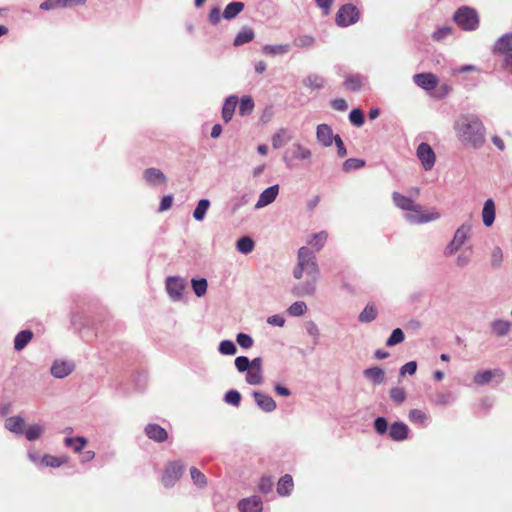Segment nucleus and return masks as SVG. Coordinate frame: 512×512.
Returning a JSON list of instances; mask_svg holds the SVG:
<instances>
[{
  "label": "nucleus",
  "instance_id": "8",
  "mask_svg": "<svg viewBox=\"0 0 512 512\" xmlns=\"http://www.w3.org/2000/svg\"><path fill=\"white\" fill-rule=\"evenodd\" d=\"M165 286L167 294L172 301L178 302L183 299L184 291L187 287V283L184 278L169 276L166 278Z\"/></svg>",
  "mask_w": 512,
  "mask_h": 512
},
{
  "label": "nucleus",
  "instance_id": "5",
  "mask_svg": "<svg viewBox=\"0 0 512 512\" xmlns=\"http://www.w3.org/2000/svg\"><path fill=\"white\" fill-rule=\"evenodd\" d=\"M454 21L463 30H475L479 25V18L476 11L469 7H462L454 15Z\"/></svg>",
  "mask_w": 512,
  "mask_h": 512
},
{
  "label": "nucleus",
  "instance_id": "38",
  "mask_svg": "<svg viewBox=\"0 0 512 512\" xmlns=\"http://www.w3.org/2000/svg\"><path fill=\"white\" fill-rule=\"evenodd\" d=\"M245 381L250 385H261L264 381L263 370L249 368L246 371Z\"/></svg>",
  "mask_w": 512,
  "mask_h": 512
},
{
  "label": "nucleus",
  "instance_id": "28",
  "mask_svg": "<svg viewBox=\"0 0 512 512\" xmlns=\"http://www.w3.org/2000/svg\"><path fill=\"white\" fill-rule=\"evenodd\" d=\"M328 238V234L325 231H321L313 234L307 241L308 246H310L315 252L320 251Z\"/></svg>",
  "mask_w": 512,
  "mask_h": 512
},
{
  "label": "nucleus",
  "instance_id": "42",
  "mask_svg": "<svg viewBox=\"0 0 512 512\" xmlns=\"http://www.w3.org/2000/svg\"><path fill=\"white\" fill-rule=\"evenodd\" d=\"M255 104L251 96H243L239 104V114L241 116L250 115L254 110Z\"/></svg>",
  "mask_w": 512,
  "mask_h": 512
},
{
  "label": "nucleus",
  "instance_id": "15",
  "mask_svg": "<svg viewBox=\"0 0 512 512\" xmlns=\"http://www.w3.org/2000/svg\"><path fill=\"white\" fill-rule=\"evenodd\" d=\"M414 83L424 90H433L438 84V78L432 73H419L413 76Z\"/></svg>",
  "mask_w": 512,
  "mask_h": 512
},
{
  "label": "nucleus",
  "instance_id": "33",
  "mask_svg": "<svg viewBox=\"0 0 512 512\" xmlns=\"http://www.w3.org/2000/svg\"><path fill=\"white\" fill-rule=\"evenodd\" d=\"M364 83V78L359 74H350L346 77L344 81V86L346 89L351 91H358L362 88Z\"/></svg>",
  "mask_w": 512,
  "mask_h": 512
},
{
  "label": "nucleus",
  "instance_id": "58",
  "mask_svg": "<svg viewBox=\"0 0 512 512\" xmlns=\"http://www.w3.org/2000/svg\"><path fill=\"white\" fill-rule=\"evenodd\" d=\"M238 372H246L250 368V360L246 356H238L234 361Z\"/></svg>",
  "mask_w": 512,
  "mask_h": 512
},
{
  "label": "nucleus",
  "instance_id": "23",
  "mask_svg": "<svg viewBox=\"0 0 512 512\" xmlns=\"http://www.w3.org/2000/svg\"><path fill=\"white\" fill-rule=\"evenodd\" d=\"M237 103L238 97L236 95H230L226 98L222 107V118L225 122H229L232 119Z\"/></svg>",
  "mask_w": 512,
  "mask_h": 512
},
{
  "label": "nucleus",
  "instance_id": "50",
  "mask_svg": "<svg viewBox=\"0 0 512 512\" xmlns=\"http://www.w3.org/2000/svg\"><path fill=\"white\" fill-rule=\"evenodd\" d=\"M405 335L404 332L400 328H396L392 331L391 335L386 341V345L389 347L400 344L404 341Z\"/></svg>",
  "mask_w": 512,
  "mask_h": 512
},
{
  "label": "nucleus",
  "instance_id": "47",
  "mask_svg": "<svg viewBox=\"0 0 512 512\" xmlns=\"http://www.w3.org/2000/svg\"><path fill=\"white\" fill-rule=\"evenodd\" d=\"M192 288L197 297H202L207 292L208 283L204 278L192 279Z\"/></svg>",
  "mask_w": 512,
  "mask_h": 512
},
{
  "label": "nucleus",
  "instance_id": "62",
  "mask_svg": "<svg viewBox=\"0 0 512 512\" xmlns=\"http://www.w3.org/2000/svg\"><path fill=\"white\" fill-rule=\"evenodd\" d=\"M374 428L378 434H380V435L385 434L388 430L387 420L383 417L376 418V420L374 422Z\"/></svg>",
  "mask_w": 512,
  "mask_h": 512
},
{
  "label": "nucleus",
  "instance_id": "2",
  "mask_svg": "<svg viewBox=\"0 0 512 512\" xmlns=\"http://www.w3.org/2000/svg\"><path fill=\"white\" fill-rule=\"evenodd\" d=\"M453 128L457 139L465 146L480 148L485 143L486 129L476 114H460Z\"/></svg>",
  "mask_w": 512,
  "mask_h": 512
},
{
  "label": "nucleus",
  "instance_id": "12",
  "mask_svg": "<svg viewBox=\"0 0 512 512\" xmlns=\"http://www.w3.org/2000/svg\"><path fill=\"white\" fill-rule=\"evenodd\" d=\"M143 178L151 187L164 186L167 183L166 175L157 168H147L143 172Z\"/></svg>",
  "mask_w": 512,
  "mask_h": 512
},
{
  "label": "nucleus",
  "instance_id": "6",
  "mask_svg": "<svg viewBox=\"0 0 512 512\" xmlns=\"http://www.w3.org/2000/svg\"><path fill=\"white\" fill-rule=\"evenodd\" d=\"M185 465L181 461L168 462L163 470L161 483L165 488H172L181 478Z\"/></svg>",
  "mask_w": 512,
  "mask_h": 512
},
{
  "label": "nucleus",
  "instance_id": "37",
  "mask_svg": "<svg viewBox=\"0 0 512 512\" xmlns=\"http://www.w3.org/2000/svg\"><path fill=\"white\" fill-rule=\"evenodd\" d=\"M254 36H255L254 31L249 27H245L242 30H240L238 32V34L236 35V37L234 39V45L240 46L245 43H248L254 39Z\"/></svg>",
  "mask_w": 512,
  "mask_h": 512
},
{
  "label": "nucleus",
  "instance_id": "24",
  "mask_svg": "<svg viewBox=\"0 0 512 512\" xmlns=\"http://www.w3.org/2000/svg\"><path fill=\"white\" fill-rule=\"evenodd\" d=\"M146 435L157 442H162L167 439V432L164 428L157 424H149L145 428Z\"/></svg>",
  "mask_w": 512,
  "mask_h": 512
},
{
  "label": "nucleus",
  "instance_id": "25",
  "mask_svg": "<svg viewBox=\"0 0 512 512\" xmlns=\"http://www.w3.org/2000/svg\"><path fill=\"white\" fill-rule=\"evenodd\" d=\"M290 48L291 46L289 44H266L262 46V52L268 56H280L287 54Z\"/></svg>",
  "mask_w": 512,
  "mask_h": 512
},
{
  "label": "nucleus",
  "instance_id": "18",
  "mask_svg": "<svg viewBox=\"0 0 512 512\" xmlns=\"http://www.w3.org/2000/svg\"><path fill=\"white\" fill-rule=\"evenodd\" d=\"M493 52L501 55L512 53V33L502 35L495 42Z\"/></svg>",
  "mask_w": 512,
  "mask_h": 512
},
{
  "label": "nucleus",
  "instance_id": "41",
  "mask_svg": "<svg viewBox=\"0 0 512 512\" xmlns=\"http://www.w3.org/2000/svg\"><path fill=\"white\" fill-rule=\"evenodd\" d=\"M304 85L312 90H319L324 87L325 79L320 75L312 74L304 80Z\"/></svg>",
  "mask_w": 512,
  "mask_h": 512
},
{
  "label": "nucleus",
  "instance_id": "48",
  "mask_svg": "<svg viewBox=\"0 0 512 512\" xmlns=\"http://www.w3.org/2000/svg\"><path fill=\"white\" fill-rule=\"evenodd\" d=\"M218 350H219V352L222 355L232 356V355L236 354L237 347H236V345L234 344L233 341H231V340H223V341L220 342Z\"/></svg>",
  "mask_w": 512,
  "mask_h": 512
},
{
  "label": "nucleus",
  "instance_id": "46",
  "mask_svg": "<svg viewBox=\"0 0 512 512\" xmlns=\"http://www.w3.org/2000/svg\"><path fill=\"white\" fill-rule=\"evenodd\" d=\"M66 462H67L66 457L60 458V457H55V456H51V455H44L41 458V463L44 466L53 467V468L60 467L62 464L66 463Z\"/></svg>",
  "mask_w": 512,
  "mask_h": 512
},
{
  "label": "nucleus",
  "instance_id": "30",
  "mask_svg": "<svg viewBox=\"0 0 512 512\" xmlns=\"http://www.w3.org/2000/svg\"><path fill=\"white\" fill-rule=\"evenodd\" d=\"M293 479L290 475L286 474L280 478L277 484V493L280 496H287L293 489Z\"/></svg>",
  "mask_w": 512,
  "mask_h": 512
},
{
  "label": "nucleus",
  "instance_id": "4",
  "mask_svg": "<svg viewBox=\"0 0 512 512\" xmlns=\"http://www.w3.org/2000/svg\"><path fill=\"white\" fill-rule=\"evenodd\" d=\"M472 230V225L469 222L463 223L461 226L457 228L453 239L445 248V255L452 256L456 254L462 246L466 243V241L470 238Z\"/></svg>",
  "mask_w": 512,
  "mask_h": 512
},
{
  "label": "nucleus",
  "instance_id": "45",
  "mask_svg": "<svg viewBox=\"0 0 512 512\" xmlns=\"http://www.w3.org/2000/svg\"><path fill=\"white\" fill-rule=\"evenodd\" d=\"M191 479L198 488H205L207 486L206 476L197 468H190Z\"/></svg>",
  "mask_w": 512,
  "mask_h": 512
},
{
  "label": "nucleus",
  "instance_id": "31",
  "mask_svg": "<svg viewBox=\"0 0 512 512\" xmlns=\"http://www.w3.org/2000/svg\"><path fill=\"white\" fill-rule=\"evenodd\" d=\"M33 333L30 330H23L19 332L14 339V349L21 351L31 341Z\"/></svg>",
  "mask_w": 512,
  "mask_h": 512
},
{
  "label": "nucleus",
  "instance_id": "9",
  "mask_svg": "<svg viewBox=\"0 0 512 512\" xmlns=\"http://www.w3.org/2000/svg\"><path fill=\"white\" fill-rule=\"evenodd\" d=\"M416 156L425 171H430L435 165L436 154L428 143H420L416 149Z\"/></svg>",
  "mask_w": 512,
  "mask_h": 512
},
{
  "label": "nucleus",
  "instance_id": "36",
  "mask_svg": "<svg viewBox=\"0 0 512 512\" xmlns=\"http://www.w3.org/2000/svg\"><path fill=\"white\" fill-rule=\"evenodd\" d=\"M255 243L249 236L241 237L236 242V249L242 254H249L254 250Z\"/></svg>",
  "mask_w": 512,
  "mask_h": 512
},
{
  "label": "nucleus",
  "instance_id": "26",
  "mask_svg": "<svg viewBox=\"0 0 512 512\" xmlns=\"http://www.w3.org/2000/svg\"><path fill=\"white\" fill-rule=\"evenodd\" d=\"M46 430V426L43 423H35L30 425L24 431L25 437L28 441H36L40 439Z\"/></svg>",
  "mask_w": 512,
  "mask_h": 512
},
{
  "label": "nucleus",
  "instance_id": "44",
  "mask_svg": "<svg viewBox=\"0 0 512 512\" xmlns=\"http://www.w3.org/2000/svg\"><path fill=\"white\" fill-rule=\"evenodd\" d=\"M307 309L304 301H295L287 308V313L292 317H300L307 312Z\"/></svg>",
  "mask_w": 512,
  "mask_h": 512
},
{
  "label": "nucleus",
  "instance_id": "10",
  "mask_svg": "<svg viewBox=\"0 0 512 512\" xmlns=\"http://www.w3.org/2000/svg\"><path fill=\"white\" fill-rule=\"evenodd\" d=\"M75 369V364L71 360L56 359L50 368L51 375L57 379H63L69 376Z\"/></svg>",
  "mask_w": 512,
  "mask_h": 512
},
{
  "label": "nucleus",
  "instance_id": "1",
  "mask_svg": "<svg viewBox=\"0 0 512 512\" xmlns=\"http://www.w3.org/2000/svg\"><path fill=\"white\" fill-rule=\"evenodd\" d=\"M293 277L299 282L292 287L296 297H311L317 291L320 270L314 253L308 247H301L297 254V263L292 271Z\"/></svg>",
  "mask_w": 512,
  "mask_h": 512
},
{
  "label": "nucleus",
  "instance_id": "32",
  "mask_svg": "<svg viewBox=\"0 0 512 512\" xmlns=\"http://www.w3.org/2000/svg\"><path fill=\"white\" fill-rule=\"evenodd\" d=\"M312 152L301 143H294L292 146V158L296 160H309Z\"/></svg>",
  "mask_w": 512,
  "mask_h": 512
},
{
  "label": "nucleus",
  "instance_id": "22",
  "mask_svg": "<svg viewBox=\"0 0 512 512\" xmlns=\"http://www.w3.org/2000/svg\"><path fill=\"white\" fill-rule=\"evenodd\" d=\"M291 139L292 135L287 128H279L271 137L272 146L274 149H280Z\"/></svg>",
  "mask_w": 512,
  "mask_h": 512
},
{
  "label": "nucleus",
  "instance_id": "17",
  "mask_svg": "<svg viewBox=\"0 0 512 512\" xmlns=\"http://www.w3.org/2000/svg\"><path fill=\"white\" fill-rule=\"evenodd\" d=\"M335 135L328 124H319L316 127V139L324 147H330L334 141Z\"/></svg>",
  "mask_w": 512,
  "mask_h": 512
},
{
  "label": "nucleus",
  "instance_id": "16",
  "mask_svg": "<svg viewBox=\"0 0 512 512\" xmlns=\"http://www.w3.org/2000/svg\"><path fill=\"white\" fill-rule=\"evenodd\" d=\"M493 378H503V372L500 369L480 370L475 373L473 381L475 384L482 386L488 384Z\"/></svg>",
  "mask_w": 512,
  "mask_h": 512
},
{
  "label": "nucleus",
  "instance_id": "34",
  "mask_svg": "<svg viewBox=\"0 0 512 512\" xmlns=\"http://www.w3.org/2000/svg\"><path fill=\"white\" fill-rule=\"evenodd\" d=\"M492 332L497 336H505L511 329V323L507 320L497 319L491 323Z\"/></svg>",
  "mask_w": 512,
  "mask_h": 512
},
{
  "label": "nucleus",
  "instance_id": "39",
  "mask_svg": "<svg viewBox=\"0 0 512 512\" xmlns=\"http://www.w3.org/2000/svg\"><path fill=\"white\" fill-rule=\"evenodd\" d=\"M66 446L71 447L74 452L79 453L87 445V439L85 437H67L64 440Z\"/></svg>",
  "mask_w": 512,
  "mask_h": 512
},
{
  "label": "nucleus",
  "instance_id": "20",
  "mask_svg": "<svg viewBox=\"0 0 512 512\" xmlns=\"http://www.w3.org/2000/svg\"><path fill=\"white\" fill-rule=\"evenodd\" d=\"M392 200L397 208L406 212L411 211V209L416 204L412 196L402 195L399 192L392 193Z\"/></svg>",
  "mask_w": 512,
  "mask_h": 512
},
{
  "label": "nucleus",
  "instance_id": "57",
  "mask_svg": "<svg viewBox=\"0 0 512 512\" xmlns=\"http://www.w3.org/2000/svg\"><path fill=\"white\" fill-rule=\"evenodd\" d=\"M451 401L452 396L448 392H437L433 398V403L436 405H447L451 403Z\"/></svg>",
  "mask_w": 512,
  "mask_h": 512
},
{
  "label": "nucleus",
  "instance_id": "53",
  "mask_svg": "<svg viewBox=\"0 0 512 512\" xmlns=\"http://www.w3.org/2000/svg\"><path fill=\"white\" fill-rule=\"evenodd\" d=\"M365 165V162L357 158H349L343 163V170L349 172L351 170L360 169Z\"/></svg>",
  "mask_w": 512,
  "mask_h": 512
},
{
  "label": "nucleus",
  "instance_id": "61",
  "mask_svg": "<svg viewBox=\"0 0 512 512\" xmlns=\"http://www.w3.org/2000/svg\"><path fill=\"white\" fill-rule=\"evenodd\" d=\"M503 261V252L501 248L494 247L491 252V264L494 267H499Z\"/></svg>",
  "mask_w": 512,
  "mask_h": 512
},
{
  "label": "nucleus",
  "instance_id": "60",
  "mask_svg": "<svg viewBox=\"0 0 512 512\" xmlns=\"http://www.w3.org/2000/svg\"><path fill=\"white\" fill-rule=\"evenodd\" d=\"M259 490L262 492V493H269L272 488H273V480L271 477L269 476H263L261 479H260V482H259Z\"/></svg>",
  "mask_w": 512,
  "mask_h": 512
},
{
  "label": "nucleus",
  "instance_id": "55",
  "mask_svg": "<svg viewBox=\"0 0 512 512\" xmlns=\"http://www.w3.org/2000/svg\"><path fill=\"white\" fill-rule=\"evenodd\" d=\"M236 341L239 346L244 349H249L254 344L252 337L246 333H238L236 336Z\"/></svg>",
  "mask_w": 512,
  "mask_h": 512
},
{
  "label": "nucleus",
  "instance_id": "35",
  "mask_svg": "<svg viewBox=\"0 0 512 512\" xmlns=\"http://www.w3.org/2000/svg\"><path fill=\"white\" fill-rule=\"evenodd\" d=\"M243 9H244V3L231 2L225 7L222 16L224 19L231 20V19L235 18L240 12H242Z\"/></svg>",
  "mask_w": 512,
  "mask_h": 512
},
{
  "label": "nucleus",
  "instance_id": "52",
  "mask_svg": "<svg viewBox=\"0 0 512 512\" xmlns=\"http://www.w3.org/2000/svg\"><path fill=\"white\" fill-rule=\"evenodd\" d=\"M315 42L314 37L310 35H301L294 39V46L299 48H308L311 47Z\"/></svg>",
  "mask_w": 512,
  "mask_h": 512
},
{
  "label": "nucleus",
  "instance_id": "51",
  "mask_svg": "<svg viewBox=\"0 0 512 512\" xmlns=\"http://www.w3.org/2000/svg\"><path fill=\"white\" fill-rule=\"evenodd\" d=\"M224 401L229 405L238 407L241 402V394L237 390H229L224 395Z\"/></svg>",
  "mask_w": 512,
  "mask_h": 512
},
{
  "label": "nucleus",
  "instance_id": "63",
  "mask_svg": "<svg viewBox=\"0 0 512 512\" xmlns=\"http://www.w3.org/2000/svg\"><path fill=\"white\" fill-rule=\"evenodd\" d=\"M306 331L311 337L318 339L320 336V330L318 325L314 321H308L305 324Z\"/></svg>",
  "mask_w": 512,
  "mask_h": 512
},
{
  "label": "nucleus",
  "instance_id": "29",
  "mask_svg": "<svg viewBox=\"0 0 512 512\" xmlns=\"http://www.w3.org/2000/svg\"><path fill=\"white\" fill-rule=\"evenodd\" d=\"M24 419L20 416H12L6 419L5 428L15 434H23Z\"/></svg>",
  "mask_w": 512,
  "mask_h": 512
},
{
  "label": "nucleus",
  "instance_id": "43",
  "mask_svg": "<svg viewBox=\"0 0 512 512\" xmlns=\"http://www.w3.org/2000/svg\"><path fill=\"white\" fill-rule=\"evenodd\" d=\"M210 207V201L208 199H201L193 212V217L197 221H203L205 215Z\"/></svg>",
  "mask_w": 512,
  "mask_h": 512
},
{
  "label": "nucleus",
  "instance_id": "11",
  "mask_svg": "<svg viewBox=\"0 0 512 512\" xmlns=\"http://www.w3.org/2000/svg\"><path fill=\"white\" fill-rule=\"evenodd\" d=\"M279 190L280 187L278 184L272 185L263 190L255 203V209L259 210L272 204L276 200L279 194Z\"/></svg>",
  "mask_w": 512,
  "mask_h": 512
},
{
  "label": "nucleus",
  "instance_id": "3",
  "mask_svg": "<svg viewBox=\"0 0 512 512\" xmlns=\"http://www.w3.org/2000/svg\"><path fill=\"white\" fill-rule=\"evenodd\" d=\"M441 214L435 210H426L422 205L416 203L411 211H408L404 218L411 224H425L436 221L440 218Z\"/></svg>",
  "mask_w": 512,
  "mask_h": 512
},
{
  "label": "nucleus",
  "instance_id": "49",
  "mask_svg": "<svg viewBox=\"0 0 512 512\" xmlns=\"http://www.w3.org/2000/svg\"><path fill=\"white\" fill-rule=\"evenodd\" d=\"M428 419L427 414L419 409H412L409 412V420L412 423L424 425Z\"/></svg>",
  "mask_w": 512,
  "mask_h": 512
},
{
  "label": "nucleus",
  "instance_id": "56",
  "mask_svg": "<svg viewBox=\"0 0 512 512\" xmlns=\"http://www.w3.org/2000/svg\"><path fill=\"white\" fill-rule=\"evenodd\" d=\"M349 120L353 125L360 127L364 124V114L360 109H353L349 114Z\"/></svg>",
  "mask_w": 512,
  "mask_h": 512
},
{
  "label": "nucleus",
  "instance_id": "59",
  "mask_svg": "<svg viewBox=\"0 0 512 512\" xmlns=\"http://www.w3.org/2000/svg\"><path fill=\"white\" fill-rule=\"evenodd\" d=\"M390 397L396 403H402L406 399V392L401 387H394L390 390Z\"/></svg>",
  "mask_w": 512,
  "mask_h": 512
},
{
  "label": "nucleus",
  "instance_id": "27",
  "mask_svg": "<svg viewBox=\"0 0 512 512\" xmlns=\"http://www.w3.org/2000/svg\"><path fill=\"white\" fill-rule=\"evenodd\" d=\"M364 377L372 382L373 384H382L385 380V372L380 367H371L368 369H365Z\"/></svg>",
  "mask_w": 512,
  "mask_h": 512
},
{
  "label": "nucleus",
  "instance_id": "7",
  "mask_svg": "<svg viewBox=\"0 0 512 512\" xmlns=\"http://www.w3.org/2000/svg\"><path fill=\"white\" fill-rule=\"evenodd\" d=\"M360 19V12L356 6L345 4L341 6L336 14V23L340 27H348Z\"/></svg>",
  "mask_w": 512,
  "mask_h": 512
},
{
  "label": "nucleus",
  "instance_id": "13",
  "mask_svg": "<svg viewBox=\"0 0 512 512\" xmlns=\"http://www.w3.org/2000/svg\"><path fill=\"white\" fill-rule=\"evenodd\" d=\"M252 395L256 405L262 411L271 413L277 408L275 400L270 395L260 391H254Z\"/></svg>",
  "mask_w": 512,
  "mask_h": 512
},
{
  "label": "nucleus",
  "instance_id": "19",
  "mask_svg": "<svg viewBox=\"0 0 512 512\" xmlns=\"http://www.w3.org/2000/svg\"><path fill=\"white\" fill-rule=\"evenodd\" d=\"M496 208L492 199H487L482 208V221L486 227H491L495 221Z\"/></svg>",
  "mask_w": 512,
  "mask_h": 512
},
{
  "label": "nucleus",
  "instance_id": "40",
  "mask_svg": "<svg viewBox=\"0 0 512 512\" xmlns=\"http://www.w3.org/2000/svg\"><path fill=\"white\" fill-rule=\"evenodd\" d=\"M377 308L373 304H368L359 314L358 320L361 323H370L377 317Z\"/></svg>",
  "mask_w": 512,
  "mask_h": 512
},
{
  "label": "nucleus",
  "instance_id": "54",
  "mask_svg": "<svg viewBox=\"0 0 512 512\" xmlns=\"http://www.w3.org/2000/svg\"><path fill=\"white\" fill-rule=\"evenodd\" d=\"M472 250L470 247L465 248L456 259V265L459 267H465L471 260Z\"/></svg>",
  "mask_w": 512,
  "mask_h": 512
},
{
  "label": "nucleus",
  "instance_id": "14",
  "mask_svg": "<svg viewBox=\"0 0 512 512\" xmlns=\"http://www.w3.org/2000/svg\"><path fill=\"white\" fill-rule=\"evenodd\" d=\"M240 512H261L263 510V502L258 496L244 498L238 502Z\"/></svg>",
  "mask_w": 512,
  "mask_h": 512
},
{
  "label": "nucleus",
  "instance_id": "64",
  "mask_svg": "<svg viewBox=\"0 0 512 512\" xmlns=\"http://www.w3.org/2000/svg\"><path fill=\"white\" fill-rule=\"evenodd\" d=\"M416 370H417V363L415 361H410L401 367L400 374L402 376H404L406 374L414 375L416 373Z\"/></svg>",
  "mask_w": 512,
  "mask_h": 512
},
{
  "label": "nucleus",
  "instance_id": "21",
  "mask_svg": "<svg viewBox=\"0 0 512 512\" xmlns=\"http://www.w3.org/2000/svg\"><path fill=\"white\" fill-rule=\"evenodd\" d=\"M409 429L403 422H394L389 427V435L395 441H403L408 438Z\"/></svg>",
  "mask_w": 512,
  "mask_h": 512
}]
</instances>
